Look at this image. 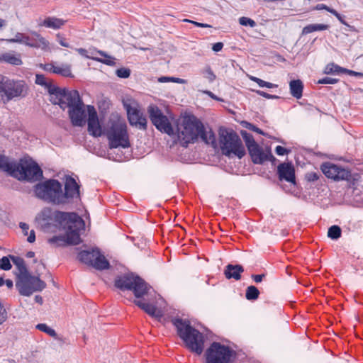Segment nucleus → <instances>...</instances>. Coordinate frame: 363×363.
Segmentation results:
<instances>
[{
    "instance_id": "9d476101",
    "label": "nucleus",
    "mask_w": 363,
    "mask_h": 363,
    "mask_svg": "<svg viewBox=\"0 0 363 363\" xmlns=\"http://www.w3.org/2000/svg\"><path fill=\"white\" fill-rule=\"evenodd\" d=\"M50 91H52L50 96V102L52 104L59 105L62 110H65L67 108H69L82 99L77 90H69L57 86L55 89H51Z\"/></svg>"
},
{
    "instance_id": "f8f14e48",
    "label": "nucleus",
    "mask_w": 363,
    "mask_h": 363,
    "mask_svg": "<svg viewBox=\"0 0 363 363\" xmlns=\"http://www.w3.org/2000/svg\"><path fill=\"white\" fill-rule=\"evenodd\" d=\"M16 286L21 295L30 296L35 291H41L46 287L45 281L39 276H32L30 273L16 278Z\"/></svg>"
},
{
    "instance_id": "3c124183",
    "label": "nucleus",
    "mask_w": 363,
    "mask_h": 363,
    "mask_svg": "<svg viewBox=\"0 0 363 363\" xmlns=\"http://www.w3.org/2000/svg\"><path fill=\"white\" fill-rule=\"evenodd\" d=\"M343 72H344V74H349L351 76H354V77L360 78V79L363 78L362 72H355V71L350 70V69H348L346 68L345 69H343Z\"/></svg>"
},
{
    "instance_id": "c9c22d12",
    "label": "nucleus",
    "mask_w": 363,
    "mask_h": 363,
    "mask_svg": "<svg viewBox=\"0 0 363 363\" xmlns=\"http://www.w3.org/2000/svg\"><path fill=\"white\" fill-rule=\"evenodd\" d=\"M342 230L338 225H332L328 231V236L332 240H337L341 237Z\"/></svg>"
},
{
    "instance_id": "680f3d73",
    "label": "nucleus",
    "mask_w": 363,
    "mask_h": 363,
    "mask_svg": "<svg viewBox=\"0 0 363 363\" xmlns=\"http://www.w3.org/2000/svg\"><path fill=\"white\" fill-rule=\"evenodd\" d=\"M223 43L218 42V43H214L213 45L212 50L214 52H217L220 51L223 49Z\"/></svg>"
},
{
    "instance_id": "c85d7f7f",
    "label": "nucleus",
    "mask_w": 363,
    "mask_h": 363,
    "mask_svg": "<svg viewBox=\"0 0 363 363\" xmlns=\"http://www.w3.org/2000/svg\"><path fill=\"white\" fill-rule=\"evenodd\" d=\"M9 257L18 270L19 273L16 278L22 277L23 276L29 273L25 264V261L23 258L13 255H10Z\"/></svg>"
},
{
    "instance_id": "423d86ee",
    "label": "nucleus",
    "mask_w": 363,
    "mask_h": 363,
    "mask_svg": "<svg viewBox=\"0 0 363 363\" xmlns=\"http://www.w3.org/2000/svg\"><path fill=\"white\" fill-rule=\"evenodd\" d=\"M114 285L121 291H132L136 298L148 296L152 287L139 276L127 273L116 278Z\"/></svg>"
},
{
    "instance_id": "6e6552de",
    "label": "nucleus",
    "mask_w": 363,
    "mask_h": 363,
    "mask_svg": "<svg viewBox=\"0 0 363 363\" xmlns=\"http://www.w3.org/2000/svg\"><path fill=\"white\" fill-rule=\"evenodd\" d=\"M28 85L24 81L11 79L0 74V96L4 102L25 97L28 94Z\"/></svg>"
},
{
    "instance_id": "13d9d810",
    "label": "nucleus",
    "mask_w": 363,
    "mask_h": 363,
    "mask_svg": "<svg viewBox=\"0 0 363 363\" xmlns=\"http://www.w3.org/2000/svg\"><path fill=\"white\" fill-rule=\"evenodd\" d=\"M184 21L191 23L194 24L195 26H196L198 27H201V28H210V27H211L208 24L203 23H199V22H196V21H191V20L185 19Z\"/></svg>"
},
{
    "instance_id": "c03bdc74",
    "label": "nucleus",
    "mask_w": 363,
    "mask_h": 363,
    "mask_svg": "<svg viewBox=\"0 0 363 363\" xmlns=\"http://www.w3.org/2000/svg\"><path fill=\"white\" fill-rule=\"evenodd\" d=\"M239 23L240 25L244 26H250L254 28L256 26V23L254 20L247 17H240L239 18Z\"/></svg>"
},
{
    "instance_id": "bb28decb",
    "label": "nucleus",
    "mask_w": 363,
    "mask_h": 363,
    "mask_svg": "<svg viewBox=\"0 0 363 363\" xmlns=\"http://www.w3.org/2000/svg\"><path fill=\"white\" fill-rule=\"evenodd\" d=\"M17 163L11 162L4 156H0V170L7 172L10 176L14 177Z\"/></svg>"
},
{
    "instance_id": "a878e982",
    "label": "nucleus",
    "mask_w": 363,
    "mask_h": 363,
    "mask_svg": "<svg viewBox=\"0 0 363 363\" xmlns=\"http://www.w3.org/2000/svg\"><path fill=\"white\" fill-rule=\"evenodd\" d=\"M291 94L296 99H299L303 96V84L300 79H294L289 82Z\"/></svg>"
},
{
    "instance_id": "1a4fd4ad",
    "label": "nucleus",
    "mask_w": 363,
    "mask_h": 363,
    "mask_svg": "<svg viewBox=\"0 0 363 363\" xmlns=\"http://www.w3.org/2000/svg\"><path fill=\"white\" fill-rule=\"evenodd\" d=\"M206 363H232L235 352L228 346L213 342L205 352Z\"/></svg>"
},
{
    "instance_id": "6e6d98bb",
    "label": "nucleus",
    "mask_w": 363,
    "mask_h": 363,
    "mask_svg": "<svg viewBox=\"0 0 363 363\" xmlns=\"http://www.w3.org/2000/svg\"><path fill=\"white\" fill-rule=\"evenodd\" d=\"M58 43L60 45L65 48H70V45L68 43L66 42V40L64 37H62L60 34H57L56 35Z\"/></svg>"
},
{
    "instance_id": "864d4df0",
    "label": "nucleus",
    "mask_w": 363,
    "mask_h": 363,
    "mask_svg": "<svg viewBox=\"0 0 363 363\" xmlns=\"http://www.w3.org/2000/svg\"><path fill=\"white\" fill-rule=\"evenodd\" d=\"M306 177L308 182H315L319 179V174L316 172H310L306 175Z\"/></svg>"
},
{
    "instance_id": "20e7f679",
    "label": "nucleus",
    "mask_w": 363,
    "mask_h": 363,
    "mask_svg": "<svg viewBox=\"0 0 363 363\" xmlns=\"http://www.w3.org/2000/svg\"><path fill=\"white\" fill-rule=\"evenodd\" d=\"M179 337L184 341L186 348L200 355L204 347V337L201 333L191 325L189 320L175 318L172 320Z\"/></svg>"
},
{
    "instance_id": "c756f323",
    "label": "nucleus",
    "mask_w": 363,
    "mask_h": 363,
    "mask_svg": "<svg viewBox=\"0 0 363 363\" xmlns=\"http://www.w3.org/2000/svg\"><path fill=\"white\" fill-rule=\"evenodd\" d=\"M35 84L43 86L47 89L50 96L51 95V89H55L57 86L52 84L51 80H48L45 75L41 74H35Z\"/></svg>"
},
{
    "instance_id": "7ed1b4c3",
    "label": "nucleus",
    "mask_w": 363,
    "mask_h": 363,
    "mask_svg": "<svg viewBox=\"0 0 363 363\" xmlns=\"http://www.w3.org/2000/svg\"><path fill=\"white\" fill-rule=\"evenodd\" d=\"M206 128L202 122L194 115L185 116L182 122V128L179 131L178 138L182 146L196 142L200 138L206 144L216 146V135L211 128Z\"/></svg>"
},
{
    "instance_id": "39448f33",
    "label": "nucleus",
    "mask_w": 363,
    "mask_h": 363,
    "mask_svg": "<svg viewBox=\"0 0 363 363\" xmlns=\"http://www.w3.org/2000/svg\"><path fill=\"white\" fill-rule=\"evenodd\" d=\"M111 149L130 146L127 125L124 120L118 116L110 118L104 131Z\"/></svg>"
},
{
    "instance_id": "6ab92c4d",
    "label": "nucleus",
    "mask_w": 363,
    "mask_h": 363,
    "mask_svg": "<svg viewBox=\"0 0 363 363\" xmlns=\"http://www.w3.org/2000/svg\"><path fill=\"white\" fill-rule=\"evenodd\" d=\"M277 174L280 181L285 180L296 184L295 169L291 162H283L277 167Z\"/></svg>"
},
{
    "instance_id": "5701e85b",
    "label": "nucleus",
    "mask_w": 363,
    "mask_h": 363,
    "mask_svg": "<svg viewBox=\"0 0 363 363\" xmlns=\"http://www.w3.org/2000/svg\"><path fill=\"white\" fill-rule=\"evenodd\" d=\"M244 272V268L240 264H228L224 269V274L226 279L235 280H240L241 279V274Z\"/></svg>"
},
{
    "instance_id": "a18cd8bd",
    "label": "nucleus",
    "mask_w": 363,
    "mask_h": 363,
    "mask_svg": "<svg viewBox=\"0 0 363 363\" xmlns=\"http://www.w3.org/2000/svg\"><path fill=\"white\" fill-rule=\"evenodd\" d=\"M116 75L120 78H128L130 75V70L127 68H119L116 72Z\"/></svg>"
},
{
    "instance_id": "5fc2aeb1",
    "label": "nucleus",
    "mask_w": 363,
    "mask_h": 363,
    "mask_svg": "<svg viewBox=\"0 0 363 363\" xmlns=\"http://www.w3.org/2000/svg\"><path fill=\"white\" fill-rule=\"evenodd\" d=\"M256 92L259 96H261L266 99H278L279 98L278 96L269 94L264 91L257 90V91H256Z\"/></svg>"
},
{
    "instance_id": "cd10ccee",
    "label": "nucleus",
    "mask_w": 363,
    "mask_h": 363,
    "mask_svg": "<svg viewBox=\"0 0 363 363\" xmlns=\"http://www.w3.org/2000/svg\"><path fill=\"white\" fill-rule=\"evenodd\" d=\"M97 250L98 248H94L91 250H82L78 254L77 257L80 262L91 266L95 258V252Z\"/></svg>"
},
{
    "instance_id": "f257e3e1",
    "label": "nucleus",
    "mask_w": 363,
    "mask_h": 363,
    "mask_svg": "<svg viewBox=\"0 0 363 363\" xmlns=\"http://www.w3.org/2000/svg\"><path fill=\"white\" fill-rule=\"evenodd\" d=\"M80 186L69 176L66 177L64 189L57 179H50L34 186L35 196L45 202L55 205H64L80 199Z\"/></svg>"
},
{
    "instance_id": "f3484780",
    "label": "nucleus",
    "mask_w": 363,
    "mask_h": 363,
    "mask_svg": "<svg viewBox=\"0 0 363 363\" xmlns=\"http://www.w3.org/2000/svg\"><path fill=\"white\" fill-rule=\"evenodd\" d=\"M152 293H154V291L152 289L150 290L148 296L145 295L144 297L135 300L134 303L150 316L160 318L162 316V313L152 302L151 297L153 296Z\"/></svg>"
},
{
    "instance_id": "8fccbe9b",
    "label": "nucleus",
    "mask_w": 363,
    "mask_h": 363,
    "mask_svg": "<svg viewBox=\"0 0 363 363\" xmlns=\"http://www.w3.org/2000/svg\"><path fill=\"white\" fill-rule=\"evenodd\" d=\"M275 152L278 155L282 156L290 152V150H288L282 146L278 145L275 148Z\"/></svg>"
},
{
    "instance_id": "f704fd0d",
    "label": "nucleus",
    "mask_w": 363,
    "mask_h": 363,
    "mask_svg": "<svg viewBox=\"0 0 363 363\" xmlns=\"http://www.w3.org/2000/svg\"><path fill=\"white\" fill-rule=\"evenodd\" d=\"M345 68L342 67L334 63L328 64L325 69V73L327 74H344L343 69Z\"/></svg>"
},
{
    "instance_id": "37998d69",
    "label": "nucleus",
    "mask_w": 363,
    "mask_h": 363,
    "mask_svg": "<svg viewBox=\"0 0 363 363\" xmlns=\"http://www.w3.org/2000/svg\"><path fill=\"white\" fill-rule=\"evenodd\" d=\"M12 267V265L10 262V259L7 257H3L0 259V269L3 270H9Z\"/></svg>"
},
{
    "instance_id": "052dcab7",
    "label": "nucleus",
    "mask_w": 363,
    "mask_h": 363,
    "mask_svg": "<svg viewBox=\"0 0 363 363\" xmlns=\"http://www.w3.org/2000/svg\"><path fill=\"white\" fill-rule=\"evenodd\" d=\"M251 277L256 283H259L262 281L263 278L265 277V274H252Z\"/></svg>"
},
{
    "instance_id": "338daca9",
    "label": "nucleus",
    "mask_w": 363,
    "mask_h": 363,
    "mask_svg": "<svg viewBox=\"0 0 363 363\" xmlns=\"http://www.w3.org/2000/svg\"><path fill=\"white\" fill-rule=\"evenodd\" d=\"M328 7V6H326L325 4H318V5L315 6V9H316V10H323V9H324V10H326V11H327Z\"/></svg>"
},
{
    "instance_id": "a211bd4d",
    "label": "nucleus",
    "mask_w": 363,
    "mask_h": 363,
    "mask_svg": "<svg viewBox=\"0 0 363 363\" xmlns=\"http://www.w3.org/2000/svg\"><path fill=\"white\" fill-rule=\"evenodd\" d=\"M87 113H88V131L90 135L94 137L101 136L102 130L99 124L97 113L93 106L88 105Z\"/></svg>"
},
{
    "instance_id": "7c9ffc66",
    "label": "nucleus",
    "mask_w": 363,
    "mask_h": 363,
    "mask_svg": "<svg viewBox=\"0 0 363 363\" xmlns=\"http://www.w3.org/2000/svg\"><path fill=\"white\" fill-rule=\"evenodd\" d=\"M57 62L54 64L53 73L60 74L63 77H72L71 66L67 64H61L60 65H56Z\"/></svg>"
},
{
    "instance_id": "2f4dec72",
    "label": "nucleus",
    "mask_w": 363,
    "mask_h": 363,
    "mask_svg": "<svg viewBox=\"0 0 363 363\" xmlns=\"http://www.w3.org/2000/svg\"><path fill=\"white\" fill-rule=\"evenodd\" d=\"M329 28L326 24H309L306 26L302 30V35H307L315 31H320L327 30Z\"/></svg>"
},
{
    "instance_id": "ea45409f",
    "label": "nucleus",
    "mask_w": 363,
    "mask_h": 363,
    "mask_svg": "<svg viewBox=\"0 0 363 363\" xmlns=\"http://www.w3.org/2000/svg\"><path fill=\"white\" fill-rule=\"evenodd\" d=\"M158 82L161 83L166 82H175L178 84H185L186 80L181 78L173 77H161L158 79Z\"/></svg>"
},
{
    "instance_id": "393cba45",
    "label": "nucleus",
    "mask_w": 363,
    "mask_h": 363,
    "mask_svg": "<svg viewBox=\"0 0 363 363\" xmlns=\"http://www.w3.org/2000/svg\"><path fill=\"white\" fill-rule=\"evenodd\" d=\"M91 267L98 270L108 269L110 267L109 262L106 259L104 255L101 253L99 249L97 252H95V258L94 262L91 264Z\"/></svg>"
},
{
    "instance_id": "e2e57ef3",
    "label": "nucleus",
    "mask_w": 363,
    "mask_h": 363,
    "mask_svg": "<svg viewBox=\"0 0 363 363\" xmlns=\"http://www.w3.org/2000/svg\"><path fill=\"white\" fill-rule=\"evenodd\" d=\"M335 17H336V18L340 21V22L341 23H342V24H344V25H345V26H348L351 30H354V28L353 26H350L349 24H347V23L344 20V18H343V17L342 16V15H341V14H340L339 13H338V16H335Z\"/></svg>"
},
{
    "instance_id": "4be33fe9",
    "label": "nucleus",
    "mask_w": 363,
    "mask_h": 363,
    "mask_svg": "<svg viewBox=\"0 0 363 363\" xmlns=\"http://www.w3.org/2000/svg\"><path fill=\"white\" fill-rule=\"evenodd\" d=\"M31 35L29 47L40 48L43 50H48L49 42L45 38L36 31H32Z\"/></svg>"
},
{
    "instance_id": "9b49d317",
    "label": "nucleus",
    "mask_w": 363,
    "mask_h": 363,
    "mask_svg": "<svg viewBox=\"0 0 363 363\" xmlns=\"http://www.w3.org/2000/svg\"><path fill=\"white\" fill-rule=\"evenodd\" d=\"M14 177L20 181L36 182L40 180L43 177V171L39 165L33 161L21 160L17 163Z\"/></svg>"
},
{
    "instance_id": "e433bc0d",
    "label": "nucleus",
    "mask_w": 363,
    "mask_h": 363,
    "mask_svg": "<svg viewBox=\"0 0 363 363\" xmlns=\"http://www.w3.org/2000/svg\"><path fill=\"white\" fill-rule=\"evenodd\" d=\"M35 328L38 330L43 331V332L45 333L46 334L49 335L50 336L57 338V333L55 332V330L54 329L50 328L49 326H48L46 324L39 323L36 325Z\"/></svg>"
},
{
    "instance_id": "09e8293b",
    "label": "nucleus",
    "mask_w": 363,
    "mask_h": 363,
    "mask_svg": "<svg viewBox=\"0 0 363 363\" xmlns=\"http://www.w3.org/2000/svg\"><path fill=\"white\" fill-rule=\"evenodd\" d=\"M23 36H24V33H16V35H15V37L13 38L8 39V40H6V41H8L9 43H21Z\"/></svg>"
},
{
    "instance_id": "473e14b6",
    "label": "nucleus",
    "mask_w": 363,
    "mask_h": 363,
    "mask_svg": "<svg viewBox=\"0 0 363 363\" xmlns=\"http://www.w3.org/2000/svg\"><path fill=\"white\" fill-rule=\"evenodd\" d=\"M259 291L255 286H250L246 289L245 298L248 301H255L259 298Z\"/></svg>"
},
{
    "instance_id": "72a5a7b5",
    "label": "nucleus",
    "mask_w": 363,
    "mask_h": 363,
    "mask_svg": "<svg viewBox=\"0 0 363 363\" xmlns=\"http://www.w3.org/2000/svg\"><path fill=\"white\" fill-rule=\"evenodd\" d=\"M240 134L245 143V145L247 150L257 143L255 140L252 135L247 133L246 130H241Z\"/></svg>"
},
{
    "instance_id": "b1692460",
    "label": "nucleus",
    "mask_w": 363,
    "mask_h": 363,
    "mask_svg": "<svg viewBox=\"0 0 363 363\" xmlns=\"http://www.w3.org/2000/svg\"><path fill=\"white\" fill-rule=\"evenodd\" d=\"M66 21L55 16H48L41 21L39 26L52 28L53 30L60 29L65 23Z\"/></svg>"
},
{
    "instance_id": "de8ad7c7",
    "label": "nucleus",
    "mask_w": 363,
    "mask_h": 363,
    "mask_svg": "<svg viewBox=\"0 0 363 363\" xmlns=\"http://www.w3.org/2000/svg\"><path fill=\"white\" fill-rule=\"evenodd\" d=\"M54 64H55V62L40 64L39 67L46 72L53 73Z\"/></svg>"
},
{
    "instance_id": "0eeeda50",
    "label": "nucleus",
    "mask_w": 363,
    "mask_h": 363,
    "mask_svg": "<svg viewBox=\"0 0 363 363\" xmlns=\"http://www.w3.org/2000/svg\"><path fill=\"white\" fill-rule=\"evenodd\" d=\"M219 142L220 148L225 155L231 153L242 158L246 153L238 135L233 130L225 128L219 129Z\"/></svg>"
},
{
    "instance_id": "4c0bfd02",
    "label": "nucleus",
    "mask_w": 363,
    "mask_h": 363,
    "mask_svg": "<svg viewBox=\"0 0 363 363\" xmlns=\"http://www.w3.org/2000/svg\"><path fill=\"white\" fill-rule=\"evenodd\" d=\"M201 73L203 74L204 78L208 79L210 83H212L216 79V74L213 73V70L209 66H207L203 69H202Z\"/></svg>"
},
{
    "instance_id": "412c9836",
    "label": "nucleus",
    "mask_w": 363,
    "mask_h": 363,
    "mask_svg": "<svg viewBox=\"0 0 363 363\" xmlns=\"http://www.w3.org/2000/svg\"><path fill=\"white\" fill-rule=\"evenodd\" d=\"M4 62L13 66H19L23 64L21 55L14 50H9L0 53V63Z\"/></svg>"
},
{
    "instance_id": "774afa93",
    "label": "nucleus",
    "mask_w": 363,
    "mask_h": 363,
    "mask_svg": "<svg viewBox=\"0 0 363 363\" xmlns=\"http://www.w3.org/2000/svg\"><path fill=\"white\" fill-rule=\"evenodd\" d=\"M9 289H11L13 286V281L11 279L5 280V284Z\"/></svg>"
},
{
    "instance_id": "dca6fc26",
    "label": "nucleus",
    "mask_w": 363,
    "mask_h": 363,
    "mask_svg": "<svg viewBox=\"0 0 363 363\" xmlns=\"http://www.w3.org/2000/svg\"><path fill=\"white\" fill-rule=\"evenodd\" d=\"M82 99L68 110L69 117L74 126L82 127L85 124L86 113Z\"/></svg>"
},
{
    "instance_id": "2eb2a0df",
    "label": "nucleus",
    "mask_w": 363,
    "mask_h": 363,
    "mask_svg": "<svg viewBox=\"0 0 363 363\" xmlns=\"http://www.w3.org/2000/svg\"><path fill=\"white\" fill-rule=\"evenodd\" d=\"M247 150L254 164H262L266 161L274 162L276 160L269 148L264 150L257 143Z\"/></svg>"
},
{
    "instance_id": "4d7b16f0",
    "label": "nucleus",
    "mask_w": 363,
    "mask_h": 363,
    "mask_svg": "<svg viewBox=\"0 0 363 363\" xmlns=\"http://www.w3.org/2000/svg\"><path fill=\"white\" fill-rule=\"evenodd\" d=\"M19 227L22 230V232L25 236L28 235L29 225L27 223L21 222L19 223Z\"/></svg>"
},
{
    "instance_id": "79ce46f5",
    "label": "nucleus",
    "mask_w": 363,
    "mask_h": 363,
    "mask_svg": "<svg viewBox=\"0 0 363 363\" xmlns=\"http://www.w3.org/2000/svg\"><path fill=\"white\" fill-rule=\"evenodd\" d=\"M241 124L247 129L256 132L260 135H265V133L260 128L247 121H242Z\"/></svg>"
},
{
    "instance_id": "603ef678",
    "label": "nucleus",
    "mask_w": 363,
    "mask_h": 363,
    "mask_svg": "<svg viewBox=\"0 0 363 363\" xmlns=\"http://www.w3.org/2000/svg\"><path fill=\"white\" fill-rule=\"evenodd\" d=\"M258 85L260 87H267V88H269V89L277 88V84H273V83H271V82H265V81H264L262 79L259 80Z\"/></svg>"
},
{
    "instance_id": "58836bf2",
    "label": "nucleus",
    "mask_w": 363,
    "mask_h": 363,
    "mask_svg": "<svg viewBox=\"0 0 363 363\" xmlns=\"http://www.w3.org/2000/svg\"><path fill=\"white\" fill-rule=\"evenodd\" d=\"M51 210L48 208H46L41 211V212L38 215V218L43 221L45 223H48L49 220H51Z\"/></svg>"
},
{
    "instance_id": "f03ea898",
    "label": "nucleus",
    "mask_w": 363,
    "mask_h": 363,
    "mask_svg": "<svg viewBox=\"0 0 363 363\" xmlns=\"http://www.w3.org/2000/svg\"><path fill=\"white\" fill-rule=\"evenodd\" d=\"M55 220L65 229V236H53L48 239V242L55 246H63L66 244L78 245L81 242L80 234L84 230V220L76 213L57 211Z\"/></svg>"
},
{
    "instance_id": "0e129e2a",
    "label": "nucleus",
    "mask_w": 363,
    "mask_h": 363,
    "mask_svg": "<svg viewBox=\"0 0 363 363\" xmlns=\"http://www.w3.org/2000/svg\"><path fill=\"white\" fill-rule=\"evenodd\" d=\"M30 42V37L24 34V36L22 38V41L21 43L24 44L29 47Z\"/></svg>"
},
{
    "instance_id": "4468645a",
    "label": "nucleus",
    "mask_w": 363,
    "mask_h": 363,
    "mask_svg": "<svg viewBox=\"0 0 363 363\" xmlns=\"http://www.w3.org/2000/svg\"><path fill=\"white\" fill-rule=\"evenodd\" d=\"M321 170L325 177L335 181H348L351 178V173L349 170L331 162L323 163L321 165Z\"/></svg>"
},
{
    "instance_id": "ddd939ff",
    "label": "nucleus",
    "mask_w": 363,
    "mask_h": 363,
    "mask_svg": "<svg viewBox=\"0 0 363 363\" xmlns=\"http://www.w3.org/2000/svg\"><path fill=\"white\" fill-rule=\"evenodd\" d=\"M147 112L152 123L157 129L168 135L173 133V128L168 118L163 114L162 111L157 106H149Z\"/></svg>"
},
{
    "instance_id": "69168bd1",
    "label": "nucleus",
    "mask_w": 363,
    "mask_h": 363,
    "mask_svg": "<svg viewBox=\"0 0 363 363\" xmlns=\"http://www.w3.org/2000/svg\"><path fill=\"white\" fill-rule=\"evenodd\" d=\"M76 50L82 56L89 57L87 55V50L84 48H77Z\"/></svg>"
},
{
    "instance_id": "49530a36",
    "label": "nucleus",
    "mask_w": 363,
    "mask_h": 363,
    "mask_svg": "<svg viewBox=\"0 0 363 363\" xmlns=\"http://www.w3.org/2000/svg\"><path fill=\"white\" fill-rule=\"evenodd\" d=\"M339 82V79L331 78L328 77H323V79H320L318 81V84H334Z\"/></svg>"
},
{
    "instance_id": "bf43d9fd",
    "label": "nucleus",
    "mask_w": 363,
    "mask_h": 363,
    "mask_svg": "<svg viewBox=\"0 0 363 363\" xmlns=\"http://www.w3.org/2000/svg\"><path fill=\"white\" fill-rule=\"evenodd\" d=\"M28 238H27V241L30 243H33L35 241V233L34 231V230H31L28 235Z\"/></svg>"
},
{
    "instance_id": "aec40b11",
    "label": "nucleus",
    "mask_w": 363,
    "mask_h": 363,
    "mask_svg": "<svg viewBox=\"0 0 363 363\" xmlns=\"http://www.w3.org/2000/svg\"><path fill=\"white\" fill-rule=\"evenodd\" d=\"M127 113L128 118L131 125H135L142 130H146L147 120L139 110L134 108H129Z\"/></svg>"
},
{
    "instance_id": "a19ab883",
    "label": "nucleus",
    "mask_w": 363,
    "mask_h": 363,
    "mask_svg": "<svg viewBox=\"0 0 363 363\" xmlns=\"http://www.w3.org/2000/svg\"><path fill=\"white\" fill-rule=\"evenodd\" d=\"M99 54L103 57H105V59H97V58H94L95 60H98L99 62H101L105 65H115V62H114V58L111 57V56H108L104 51H98Z\"/></svg>"
}]
</instances>
